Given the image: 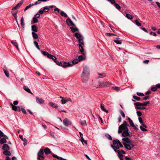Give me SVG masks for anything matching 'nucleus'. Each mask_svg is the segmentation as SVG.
Here are the masks:
<instances>
[{"label":"nucleus","instance_id":"37998d69","mask_svg":"<svg viewBox=\"0 0 160 160\" xmlns=\"http://www.w3.org/2000/svg\"><path fill=\"white\" fill-rule=\"evenodd\" d=\"M3 153L5 155H10L11 153L8 151H5L3 152Z\"/></svg>","mask_w":160,"mask_h":160},{"label":"nucleus","instance_id":"13d9d810","mask_svg":"<svg viewBox=\"0 0 160 160\" xmlns=\"http://www.w3.org/2000/svg\"><path fill=\"white\" fill-rule=\"evenodd\" d=\"M44 157L43 156H38L37 157L38 160H44Z\"/></svg>","mask_w":160,"mask_h":160},{"label":"nucleus","instance_id":"bb28decb","mask_svg":"<svg viewBox=\"0 0 160 160\" xmlns=\"http://www.w3.org/2000/svg\"><path fill=\"white\" fill-rule=\"evenodd\" d=\"M23 3L22 1H21L15 7H13V9H17L19 8L20 6L22 5Z\"/></svg>","mask_w":160,"mask_h":160},{"label":"nucleus","instance_id":"423d86ee","mask_svg":"<svg viewBox=\"0 0 160 160\" xmlns=\"http://www.w3.org/2000/svg\"><path fill=\"white\" fill-rule=\"evenodd\" d=\"M72 66V64H71L69 62H61L60 66H62L64 68L71 67Z\"/></svg>","mask_w":160,"mask_h":160},{"label":"nucleus","instance_id":"3c124183","mask_svg":"<svg viewBox=\"0 0 160 160\" xmlns=\"http://www.w3.org/2000/svg\"><path fill=\"white\" fill-rule=\"evenodd\" d=\"M80 123L82 125H87V123L86 120L81 121Z\"/></svg>","mask_w":160,"mask_h":160},{"label":"nucleus","instance_id":"f704fd0d","mask_svg":"<svg viewBox=\"0 0 160 160\" xmlns=\"http://www.w3.org/2000/svg\"><path fill=\"white\" fill-rule=\"evenodd\" d=\"M23 89H24V90H25L27 92L29 93H30L32 94H33V93L31 92L30 90L28 88L24 86L23 87Z\"/></svg>","mask_w":160,"mask_h":160},{"label":"nucleus","instance_id":"680f3d73","mask_svg":"<svg viewBox=\"0 0 160 160\" xmlns=\"http://www.w3.org/2000/svg\"><path fill=\"white\" fill-rule=\"evenodd\" d=\"M114 41L116 43L118 44H121L122 43L119 40H114Z\"/></svg>","mask_w":160,"mask_h":160},{"label":"nucleus","instance_id":"4be33fe9","mask_svg":"<svg viewBox=\"0 0 160 160\" xmlns=\"http://www.w3.org/2000/svg\"><path fill=\"white\" fill-rule=\"evenodd\" d=\"M11 43L16 47V48H17V50L19 51V49L18 47V43L16 42L12 41L11 42Z\"/></svg>","mask_w":160,"mask_h":160},{"label":"nucleus","instance_id":"a19ab883","mask_svg":"<svg viewBox=\"0 0 160 160\" xmlns=\"http://www.w3.org/2000/svg\"><path fill=\"white\" fill-rule=\"evenodd\" d=\"M43 9L45 12H48L49 8L48 6H45L43 7Z\"/></svg>","mask_w":160,"mask_h":160},{"label":"nucleus","instance_id":"c756f323","mask_svg":"<svg viewBox=\"0 0 160 160\" xmlns=\"http://www.w3.org/2000/svg\"><path fill=\"white\" fill-rule=\"evenodd\" d=\"M128 125L126 121H124L122 124L120 125V127H122L123 128H127V126Z\"/></svg>","mask_w":160,"mask_h":160},{"label":"nucleus","instance_id":"774afa93","mask_svg":"<svg viewBox=\"0 0 160 160\" xmlns=\"http://www.w3.org/2000/svg\"><path fill=\"white\" fill-rule=\"evenodd\" d=\"M137 112V115L138 117H140V116H141L142 113H141V112L139 111H138L137 112Z\"/></svg>","mask_w":160,"mask_h":160},{"label":"nucleus","instance_id":"7ed1b4c3","mask_svg":"<svg viewBox=\"0 0 160 160\" xmlns=\"http://www.w3.org/2000/svg\"><path fill=\"white\" fill-rule=\"evenodd\" d=\"M111 85L110 82H100L99 83V87H108Z\"/></svg>","mask_w":160,"mask_h":160},{"label":"nucleus","instance_id":"7c9ffc66","mask_svg":"<svg viewBox=\"0 0 160 160\" xmlns=\"http://www.w3.org/2000/svg\"><path fill=\"white\" fill-rule=\"evenodd\" d=\"M98 74L99 75V78H103L106 76V74L105 73L103 72L101 73H98Z\"/></svg>","mask_w":160,"mask_h":160},{"label":"nucleus","instance_id":"49530a36","mask_svg":"<svg viewBox=\"0 0 160 160\" xmlns=\"http://www.w3.org/2000/svg\"><path fill=\"white\" fill-rule=\"evenodd\" d=\"M135 24L138 26H141V24L138 21V20L137 19H136V20H135Z\"/></svg>","mask_w":160,"mask_h":160},{"label":"nucleus","instance_id":"5fc2aeb1","mask_svg":"<svg viewBox=\"0 0 160 160\" xmlns=\"http://www.w3.org/2000/svg\"><path fill=\"white\" fill-rule=\"evenodd\" d=\"M115 4V7L118 10H120L121 8V7L120 6L118 5V4L117 3H114Z\"/></svg>","mask_w":160,"mask_h":160},{"label":"nucleus","instance_id":"603ef678","mask_svg":"<svg viewBox=\"0 0 160 160\" xmlns=\"http://www.w3.org/2000/svg\"><path fill=\"white\" fill-rule=\"evenodd\" d=\"M33 43H34V45H35V46H36V47L37 48L38 50H40V49L39 47V46L38 45V42L36 41H34L33 42Z\"/></svg>","mask_w":160,"mask_h":160},{"label":"nucleus","instance_id":"dca6fc26","mask_svg":"<svg viewBox=\"0 0 160 160\" xmlns=\"http://www.w3.org/2000/svg\"><path fill=\"white\" fill-rule=\"evenodd\" d=\"M15 9H13V8L11 11V13L14 17H17V14L18 11L15 10Z\"/></svg>","mask_w":160,"mask_h":160},{"label":"nucleus","instance_id":"c85d7f7f","mask_svg":"<svg viewBox=\"0 0 160 160\" xmlns=\"http://www.w3.org/2000/svg\"><path fill=\"white\" fill-rule=\"evenodd\" d=\"M116 152H117L119 157H123V155L122 154L121 151L119 150H115L114 151Z\"/></svg>","mask_w":160,"mask_h":160},{"label":"nucleus","instance_id":"f8f14e48","mask_svg":"<svg viewBox=\"0 0 160 160\" xmlns=\"http://www.w3.org/2000/svg\"><path fill=\"white\" fill-rule=\"evenodd\" d=\"M66 23L69 26H75V25L72 22L69 18H68L66 20Z\"/></svg>","mask_w":160,"mask_h":160},{"label":"nucleus","instance_id":"e2e57ef3","mask_svg":"<svg viewBox=\"0 0 160 160\" xmlns=\"http://www.w3.org/2000/svg\"><path fill=\"white\" fill-rule=\"evenodd\" d=\"M21 110L22 112L24 114H26L27 112L24 108H23L22 107L21 108Z\"/></svg>","mask_w":160,"mask_h":160},{"label":"nucleus","instance_id":"c03bdc74","mask_svg":"<svg viewBox=\"0 0 160 160\" xmlns=\"http://www.w3.org/2000/svg\"><path fill=\"white\" fill-rule=\"evenodd\" d=\"M79 60L78 59H77V58H75L72 61V65L73 64H77Z\"/></svg>","mask_w":160,"mask_h":160},{"label":"nucleus","instance_id":"473e14b6","mask_svg":"<svg viewBox=\"0 0 160 160\" xmlns=\"http://www.w3.org/2000/svg\"><path fill=\"white\" fill-rule=\"evenodd\" d=\"M83 39V37L82 38L79 39L78 40V41L79 43V45H81L84 46Z\"/></svg>","mask_w":160,"mask_h":160},{"label":"nucleus","instance_id":"a18cd8bd","mask_svg":"<svg viewBox=\"0 0 160 160\" xmlns=\"http://www.w3.org/2000/svg\"><path fill=\"white\" fill-rule=\"evenodd\" d=\"M6 142V139L4 138H2L0 140V143L2 144Z\"/></svg>","mask_w":160,"mask_h":160},{"label":"nucleus","instance_id":"de8ad7c7","mask_svg":"<svg viewBox=\"0 0 160 160\" xmlns=\"http://www.w3.org/2000/svg\"><path fill=\"white\" fill-rule=\"evenodd\" d=\"M3 70L5 75L7 77H9V73L8 71L5 70L4 68L3 69Z\"/></svg>","mask_w":160,"mask_h":160},{"label":"nucleus","instance_id":"393cba45","mask_svg":"<svg viewBox=\"0 0 160 160\" xmlns=\"http://www.w3.org/2000/svg\"><path fill=\"white\" fill-rule=\"evenodd\" d=\"M48 58L49 59H52L54 61L55 60H56L57 59V58L56 57L50 54L48 56Z\"/></svg>","mask_w":160,"mask_h":160},{"label":"nucleus","instance_id":"72a5a7b5","mask_svg":"<svg viewBox=\"0 0 160 160\" xmlns=\"http://www.w3.org/2000/svg\"><path fill=\"white\" fill-rule=\"evenodd\" d=\"M38 22V20L37 18H36L35 17H34L32 18V21H31V24H33L34 23H36Z\"/></svg>","mask_w":160,"mask_h":160},{"label":"nucleus","instance_id":"1a4fd4ad","mask_svg":"<svg viewBox=\"0 0 160 160\" xmlns=\"http://www.w3.org/2000/svg\"><path fill=\"white\" fill-rule=\"evenodd\" d=\"M12 107V109L16 112H20L21 111L20 108L18 106H15L13 105L12 103L10 104Z\"/></svg>","mask_w":160,"mask_h":160},{"label":"nucleus","instance_id":"8fccbe9b","mask_svg":"<svg viewBox=\"0 0 160 160\" xmlns=\"http://www.w3.org/2000/svg\"><path fill=\"white\" fill-rule=\"evenodd\" d=\"M105 136L110 140H112V138L111 136L108 134H107L105 135Z\"/></svg>","mask_w":160,"mask_h":160},{"label":"nucleus","instance_id":"f03ea898","mask_svg":"<svg viewBox=\"0 0 160 160\" xmlns=\"http://www.w3.org/2000/svg\"><path fill=\"white\" fill-rule=\"evenodd\" d=\"M113 145H111V146L114 151L116 150L117 149H119L120 147H123V145L120 141L117 139L113 140Z\"/></svg>","mask_w":160,"mask_h":160},{"label":"nucleus","instance_id":"b1692460","mask_svg":"<svg viewBox=\"0 0 160 160\" xmlns=\"http://www.w3.org/2000/svg\"><path fill=\"white\" fill-rule=\"evenodd\" d=\"M49 104L53 108H55L57 109L58 106L57 104H55V103L52 102H49Z\"/></svg>","mask_w":160,"mask_h":160},{"label":"nucleus","instance_id":"864d4df0","mask_svg":"<svg viewBox=\"0 0 160 160\" xmlns=\"http://www.w3.org/2000/svg\"><path fill=\"white\" fill-rule=\"evenodd\" d=\"M34 6L33 4H29L28 5V6H27L24 9V11H26V10H27L29 8H30L32 6Z\"/></svg>","mask_w":160,"mask_h":160},{"label":"nucleus","instance_id":"cd10ccee","mask_svg":"<svg viewBox=\"0 0 160 160\" xmlns=\"http://www.w3.org/2000/svg\"><path fill=\"white\" fill-rule=\"evenodd\" d=\"M136 103H134V104L137 107V108L139 109H145V107L143 105H141L140 106H138V105L136 104Z\"/></svg>","mask_w":160,"mask_h":160},{"label":"nucleus","instance_id":"9d476101","mask_svg":"<svg viewBox=\"0 0 160 160\" xmlns=\"http://www.w3.org/2000/svg\"><path fill=\"white\" fill-rule=\"evenodd\" d=\"M128 120L131 126L135 130H138V128L134 125L132 121L129 118H128Z\"/></svg>","mask_w":160,"mask_h":160},{"label":"nucleus","instance_id":"338daca9","mask_svg":"<svg viewBox=\"0 0 160 160\" xmlns=\"http://www.w3.org/2000/svg\"><path fill=\"white\" fill-rule=\"evenodd\" d=\"M54 62L58 65L60 66L61 65V62H59L58 61H56L55 60L54 61Z\"/></svg>","mask_w":160,"mask_h":160},{"label":"nucleus","instance_id":"9b49d317","mask_svg":"<svg viewBox=\"0 0 160 160\" xmlns=\"http://www.w3.org/2000/svg\"><path fill=\"white\" fill-rule=\"evenodd\" d=\"M63 122L64 125L67 127H68L71 124V122L67 118L63 120Z\"/></svg>","mask_w":160,"mask_h":160},{"label":"nucleus","instance_id":"58836bf2","mask_svg":"<svg viewBox=\"0 0 160 160\" xmlns=\"http://www.w3.org/2000/svg\"><path fill=\"white\" fill-rule=\"evenodd\" d=\"M60 15L62 17H67L68 16L67 14L64 12L63 11H61L60 12Z\"/></svg>","mask_w":160,"mask_h":160},{"label":"nucleus","instance_id":"4468645a","mask_svg":"<svg viewBox=\"0 0 160 160\" xmlns=\"http://www.w3.org/2000/svg\"><path fill=\"white\" fill-rule=\"evenodd\" d=\"M60 98H62L61 102L62 104H65L69 101V98L66 99V98H63L62 97H60Z\"/></svg>","mask_w":160,"mask_h":160},{"label":"nucleus","instance_id":"0e129e2a","mask_svg":"<svg viewBox=\"0 0 160 160\" xmlns=\"http://www.w3.org/2000/svg\"><path fill=\"white\" fill-rule=\"evenodd\" d=\"M157 87L156 86V87H154L152 88H151V90L153 91H157Z\"/></svg>","mask_w":160,"mask_h":160},{"label":"nucleus","instance_id":"0eeeda50","mask_svg":"<svg viewBox=\"0 0 160 160\" xmlns=\"http://www.w3.org/2000/svg\"><path fill=\"white\" fill-rule=\"evenodd\" d=\"M36 101L38 104H43L44 103V101L42 98L36 97L35 98Z\"/></svg>","mask_w":160,"mask_h":160},{"label":"nucleus","instance_id":"4d7b16f0","mask_svg":"<svg viewBox=\"0 0 160 160\" xmlns=\"http://www.w3.org/2000/svg\"><path fill=\"white\" fill-rule=\"evenodd\" d=\"M123 128L122 127H120V126L118 128V133H121L122 132V131L123 130Z\"/></svg>","mask_w":160,"mask_h":160},{"label":"nucleus","instance_id":"052dcab7","mask_svg":"<svg viewBox=\"0 0 160 160\" xmlns=\"http://www.w3.org/2000/svg\"><path fill=\"white\" fill-rule=\"evenodd\" d=\"M137 94L138 96L141 97L144 96V94L143 93L139 92H137Z\"/></svg>","mask_w":160,"mask_h":160},{"label":"nucleus","instance_id":"6ab92c4d","mask_svg":"<svg viewBox=\"0 0 160 160\" xmlns=\"http://www.w3.org/2000/svg\"><path fill=\"white\" fill-rule=\"evenodd\" d=\"M2 149L5 151H8L9 150V147L7 144H4L2 146Z\"/></svg>","mask_w":160,"mask_h":160},{"label":"nucleus","instance_id":"a211bd4d","mask_svg":"<svg viewBox=\"0 0 160 160\" xmlns=\"http://www.w3.org/2000/svg\"><path fill=\"white\" fill-rule=\"evenodd\" d=\"M123 141L124 142L126 143H129L131 142V141L127 137H125L122 139Z\"/></svg>","mask_w":160,"mask_h":160},{"label":"nucleus","instance_id":"e433bc0d","mask_svg":"<svg viewBox=\"0 0 160 160\" xmlns=\"http://www.w3.org/2000/svg\"><path fill=\"white\" fill-rule=\"evenodd\" d=\"M70 28L71 29V31L73 32H76V31H78V29L77 28H74L72 27H70Z\"/></svg>","mask_w":160,"mask_h":160},{"label":"nucleus","instance_id":"2eb2a0df","mask_svg":"<svg viewBox=\"0 0 160 160\" xmlns=\"http://www.w3.org/2000/svg\"><path fill=\"white\" fill-rule=\"evenodd\" d=\"M86 58L85 55H82L78 57V60L79 61H81L84 60Z\"/></svg>","mask_w":160,"mask_h":160},{"label":"nucleus","instance_id":"a878e982","mask_svg":"<svg viewBox=\"0 0 160 160\" xmlns=\"http://www.w3.org/2000/svg\"><path fill=\"white\" fill-rule=\"evenodd\" d=\"M45 153L47 155L50 154L51 152L50 149L48 148H46L44 150Z\"/></svg>","mask_w":160,"mask_h":160},{"label":"nucleus","instance_id":"c9c22d12","mask_svg":"<svg viewBox=\"0 0 160 160\" xmlns=\"http://www.w3.org/2000/svg\"><path fill=\"white\" fill-rule=\"evenodd\" d=\"M21 25L23 28H24V18L22 17L21 19Z\"/></svg>","mask_w":160,"mask_h":160},{"label":"nucleus","instance_id":"ddd939ff","mask_svg":"<svg viewBox=\"0 0 160 160\" xmlns=\"http://www.w3.org/2000/svg\"><path fill=\"white\" fill-rule=\"evenodd\" d=\"M150 102L149 101L146 102H144L143 103H142L139 102H136V104L138 105V106H140L141 105H143L144 106H146Z\"/></svg>","mask_w":160,"mask_h":160},{"label":"nucleus","instance_id":"412c9836","mask_svg":"<svg viewBox=\"0 0 160 160\" xmlns=\"http://www.w3.org/2000/svg\"><path fill=\"white\" fill-rule=\"evenodd\" d=\"M74 36L76 37V38L78 39H81L82 38H83V36L82 35L77 33L76 32L74 34Z\"/></svg>","mask_w":160,"mask_h":160},{"label":"nucleus","instance_id":"4c0bfd02","mask_svg":"<svg viewBox=\"0 0 160 160\" xmlns=\"http://www.w3.org/2000/svg\"><path fill=\"white\" fill-rule=\"evenodd\" d=\"M32 34L33 38L34 39H37L38 38V36L37 34L35 32H32Z\"/></svg>","mask_w":160,"mask_h":160},{"label":"nucleus","instance_id":"6e6552de","mask_svg":"<svg viewBox=\"0 0 160 160\" xmlns=\"http://www.w3.org/2000/svg\"><path fill=\"white\" fill-rule=\"evenodd\" d=\"M84 46L79 45V48L80 52H79V54L82 55H85L86 52L83 48Z\"/></svg>","mask_w":160,"mask_h":160},{"label":"nucleus","instance_id":"aec40b11","mask_svg":"<svg viewBox=\"0 0 160 160\" xmlns=\"http://www.w3.org/2000/svg\"><path fill=\"white\" fill-rule=\"evenodd\" d=\"M100 108L103 111H104V112L108 113V111L106 109L104 108V105L102 103H101L100 105Z\"/></svg>","mask_w":160,"mask_h":160},{"label":"nucleus","instance_id":"69168bd1","mask_svg":"<svg viewBox=\"0 0 160 160\" xmlns=\"http://www.w3.org/2000/svg\"><path fill=\"white\" fill-rule=\"evenodd\" d=\"M19 137L23 141H25L26 140V138H23V137H22V136L21 135H19Z\"/></svg>","mask_w":160,"mask_h":160},{"label":"nucleus","instance_id":"2f4dec72","mask_svg":"<svg viewBox=\"0 0 160 160\" xmlns=\"http://www.w3.org/2000/svg\"><path fill=\"white\" fill-rule=\"evenodd\" d=\"M32 30L34 32H37V28L35 25H32Z\"/></svg>","mask_w":160,"mask_h":160},{"label":"nucleus","instance_id":"79ce46f5","mask_svg":"<svg viewBox=\"0 0 160 160\" xmlns=\"http://www.w3.org/2000/svg\"><path fill=\"white\" fill-rule=\"evenodd\" d=\"M126 17L128 19H132L133 18V17L132 15H130L129 14L127 13L126 14Z\"/></svg>","mask_w":160,"mask_h":160},{"label":"nucleus","instance_id":"5701e85b","mask_svg":"<svg viewBox=\"0 0 160 160\" xmlns=\"http://www.w3.org/2000/svg\"><path fill=\"white\" fill-rule=\"evenodd\" d=\"M43 149H41L38 153V157L43 156Z\"/></svg>","mask_w":160,"mask_h":160},{"label":"nucleus","instance_id":"f257e3e1","mask_svg":"<svg viewBox=\"0 0 160 160\" xmlns=\"http://www.w3.org/2000/svg\"><path fill=\"white\" fill-rule=\"evenodd\" d=\"M89 76V68L87 67H84L81 75V79L82 82L83 83H87L88 81Z\"/></svg>","mask_w":160,"mask_h":160},{"label":"nucleus","instance_id":"20e7f679","mask_svg":"<svg viewBox=\"0 0 160 160\" xmlns=\"http://www.w3.org/2000/svg\"><path fill=\"white\" fill-rule=\"evenodd\" d=\"M123 144L125 148L128 150H131L134 146V145L131 142L129 143L123 142Z\"/></svg>","mask_w":160,"mask_h":160},{"label":"nucleus","instance_id":"f3484780","mask_svg":"<svg viewBox=\"0 0 160 160\" xmlns=\"http://www.w3.org/2000/svg\"><path fill=\"white\" fill-rule=\"evenodd\" d=\"M52 157L57 159V160H67L66 159L63 158H62L60 157H59L57 155L54 154H52Z\"/></svg>","mask_w":160,"mask_h":160},{"label":"nucleus","instance_id":"bf43d9fd","mask_svg":"<svg viewBox=\"0 0 160 160\" xmlns=\"http://www.w3.org/2000/svg\"><path fill=\"white\" fill-rule=\"evenodd\" d=\"M119 112H120V114H121V115L122 116V117L123 118H125V114L124 113V112H123V111H122L121 110H120L119 111Z\"/></svg>","mask_w":160,"mask_h":160},{"label":"nucleus","instance_id":"ea45409f","mask_svg":"<svg viewBox=\"0 0 160 160\" xmlns=\"http://www.w3.org/2000/svg\"><path fill=\"white\" fill-rule=\"evenodd\" d=\"M112 89L114 90L115 91H116L117 92L118 91H119L120 90V88L118 87H113L112 88Z\"/></svg>","mask_w":160,"mask_h":160},{"label":"nucleus","instance_id":"09e8293b","mask_svg":"<svg viewBox=\"0 0 160 160\" xmlns=\"http://www.w3.org/2000/svg\"><path fill=\"white\" fill-rule=\"evenodd\" d=\"M41 52H42V54L46 56H47L48 57V56L49 55V54L47 52H45V51H41Z\"/></svg>","mask_w":160,"mask_h":160},{"label":"nucleus","instance_id":"6e6d98bb","mask_svg":"<svg viewBox=\"0 0 160 160\" xmlns=\"http://www.w3.org/2000/svg\"><path fill=\"white\" fill-rule=\"evenodd\" d=\"M133 98L134 99L136 100L137 101H139L140 100V97L136 96L133 95Z\"/></svg>","mask_w":160,"mask_h":160},{"label":"nucleus","instance_id":"39448f33","mask_svg":"<svg viewBox=\"0 0 160 160\" xmlns=\"http://www.w3.org/2000/svg\"><path fill=\"white\" fill-rule=\"evenodd\" d=\"M123 131L122 135L123 137H127L129 136V132H128V128H123Z\"/></svg>","mask_w":160,"mask_h":160}]
</instances>
